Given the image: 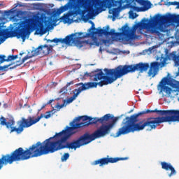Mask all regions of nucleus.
<instances>
[{"label":"nucleus","instance_id":"nucleus-1","mask_svg":"<svg viewBox=\"0 0 179 179\" xmlns=\"http://www.w3.org/2000/svg\"><path fill=\"white\" fill-rule=\"evenodd\" d=\"M120 117L106 114L101 117L80 116L76 117L65 129L45 140L42 148L45 155L62 149L76 150L81 146L110 134Z\"/></svg>","mask_w":179,"mask_h":179},{"label":"nucleus","instance_id":"nucleus-2","mask_svg":"<svg viewBox=\"0 0 179 179\" xmlns=\"http://www.w3.org/2000/svg\"><path fill=\"white\" fill-rule=\"evenodd\" d=\"M171 117H173V109L166 110L147 109L130 117H126L122 123V127L116 133V136L142 131L145 127H148V131H153L162 122H173V120H170Z\"/></svg>","mask_w":179,"mask_h":179},{"label":"nucleus","instance_id":"nucleus-3","mask_svg":"<svg viewBox=\"0 0 179 179\" xmlns=\"http://www.w3.org/2000/svg\"><path fill=\"white\" fill-rule=\"evenodd\" d=\"M44 24L45 27H44ZM50 24V18H47V17L43 15H34L31 18L21 21L15 28V30H5L3 32H0V44H2L8 37L21 38L24 41L27 34H30L31 29L36 28L37 34H45L47 33V28L45 27H49Z\"/></svg>","mask_w":179,"mask_h":179},{"label":"nucleus","instance_id":"nucleus-4","mask_svg":"<svg viewBox=\"0 0 179 179\" xmlns=\"http://www.w3.org/2000/svg\"><path fill=\"white\" fill-rule=\"evenodd\" d=\"M45 155L41 142L38 141L25 150L19 148L13 151L10 154L2 155L0 158V170L7 164H12L14 162H24L33 157H40Z\"/></svg>","mask_w":179,"mask_h":179},{"label":"nucleus","instance_id":"nucleus-5","mask_svg":"<svg viewBox=\"0 0 179 179\" xmlns=\"http://www.w3.org/2000/svg\"><path fill=\"white\" fill-rule=\"evenodd\" d=\"M172 16L173 15L171 14L169 15H155L152 20L144 18L141 22H138L133 25V31H136L138 29L139 30H143L144 29H150L152 27V33H155L157 36H160L162 33H166L164 23L166 22H173V19H171Z\"/></svg>","mask_w":179,"mask_h":179},{"label":"nucleus","instance_id":"nucleus-6","mask_svg":"<svg viewBox=\"0 0 179 179\" xmlns=\"http://www.w3.org/2000/svg\"><path fill=\"white\" fill-rule=\"evenodd\" d=\"M43 117H44V115L41 114L40 116L35 119L34 117L31 116H29L27 119L22 117L18 127H13V125H15V120L13 119H10L8 122H6V118L1 117L0 118V125L2 127L6 125L8 129L10 128V134H12V132H16V134H22V132L24 131V128H29V127H31V125L37 124V122H38V121H40Z\"/></svg>","mask_w":179,"mask_h":179},{"label":"nucleus","instance_id":"nucleus-7","mask_svg":"<svg viewBox=\"0 0 179 179\" xmlns=\"http://www.w3.org/2000/svg\"><path fill=\"white\" fill-rule=\"evenodd\" d=\"M53 48L54 46L52 45H41L31 52H29L27 56L22 58L21 61H17L16 65L13 67H10V69H15V68L20 66V65L24 64L27 59H30V58H33V57H37L38 55H43V57H45L49 55V54L52 52Z\"/></svg>","mask_w":179,"mask_h":179},{"label":"nucleus","instance_id":"nucleus-8","mask_svg":"<svg viewBox=\"0 0 179 179\" xmlns=\"http://www.w3.org/2000/svg\"><path fill=\"white\" fill-rule=\"evenodd\" d=\"M83 32L74 33L66 36L64 38H55L52 40L48 39L47 43H55V44H58V43H60V44H66V45H71V44H74L76 47H78V48H82V47H83V45L86 44V41H81L80 37L76 36H83Z\"/></svg>","mask_w":179,"mask_h":179},{"label":"nucleus","instance_id":"nucleus-9","mask_svg":"<svg viewBox=\"0 0 179 179\" xmlns=\"http://www.w3.org/2000/svg\"><path fill=\"white\" fill-rule=\"evenodd\" d=\"M101 80L99 83L95 82H88V83H79L76 84V86H80L78 87V89H75L74 92H76V93H74V94L71 96L70 98L67 99L66 102L69 104L73 101V100L76 99V97L82 93V92L85 90H89V89H94L97 87V86H100V87H103V86L107 85V83L106 82L105 79L98 80Z\"/></svg>","mask_w":179,"mask_h":179},{"label":"nucleus","instance_id":"nucleus-10","mask_svg":"<svg viewBox=\"0 0 179 179\" xmlns=\"http://www.w3.org/2000/svg\"><path fill=\"white\" fill-rule=\"evenodd\" d=\"M113 1L114 0H96L92 5H91L87 1L83 0L80 2V5L81 8H83L84 10L87 12V15H89L90 17H93L96 13V10H99L101 8H103L104 3L112 6Z\"/></svg>","mask_w":179,"mask_h":179},{"label":"nucleus","instance_id":"nucleus-11","mask_svg":"<svg viewBox=\"0 0 179 179\" xmlns=\"http://www.w3.org/2000/svg\"><path fill=\"white\" fill-rule=\"evenodd\" d=\"M67 14H64L62 17V20L64 23H68L69 22V16H73L76 12H78V9H79V6L78 4L74 3L73 2L69 1L64 6H61L56 11L57 15H61V13H64V12H66V10H69Z\"/></svg>","mask_w":179,"mask_h":179},{"label":"nucleus","instance_id":"nucleus-12","mask_svg":"<svg viewBox=\"0 0 179 179\" xmlns=\"http://www.w3.org/2000/svg\"><path fill=\"white\" fill-rule=\"evenodd\" d=\"M110 27H106V36H124V38H122V41H125L126 43H128L129 40H134V34L132 33L134 32V29H130L128 26H124L122 27V33L115 32V29H110Z\"/></svg>","mask_w":179,"mask_h":179},{"label":"nucleus","instance_id":"nucleus-13","mask_svg":"<svg viewBox=\"0 0 179 179\" xmlns=\"http://www.w3.org/2000/svg\"><path fill=\"white\" fill-rule=\"evenodd\" d=\"M166 85H169L171 87H177L174 80H170L167 77L164 78L159 83V87H161V92H164L166 94H171L172 90L170 87L166 86Z\"/></svg>","mask_w":179,"mask_h":179},{"label":"nucleus","instance_id":"nucleus-14","mask_svg":"<svg viewBox=\"0 0 179 179\" xmlns=\"http://www.w3.org/2000/svg\"><path fill=\"white\" fill-rule=\"evenodd\" d=\"M127 159V157H103L92 162V166H97V164H99V167H101L103 166H106V164H108V163H117V162H120V160Z\"/></svg>","mask_w":179,"mask_h":179},{"label":"nucleus","instance_id":"nucleus-15","mask_svg":"<svg viewBox=\"0 0 179 179\" xmlns=\"http://www.w3.org/2000/svg\"><path fill=\"white\" fill-rule=\"evenodd\" d=\"M90 23H91L92 27L91 28L88 30L89 33H86L85 34L83 35V36H77V35L76 36V37H80V40L82 38H87V37H91V36H94L95 34H99L100 36H107V29H97L96 31H93L92 30H96V27H94V22H93L92 21H90Z\"/></svg>","mask_w":179,"mask_h":179},{"label":"nucleus","instance_id":"nucleus-16","mask_svg":"<svg viewBox=\"0 0 179 179\" xmlns=\"http://www.w3.org/2000/svg\"><path fill=\"white\" fill-rule=\"evenodd\" d=\"M161 166L163 170H166V171H169V170L171 171V173L168 175L169 177H173V176H176V174H177V171H176V169L173 167L171 164L162 162H161Z\"/></svg>","mask_w":179,"mask_h":179},{"label":"nucleus","instance_id":"nucleus-17","mask_svg":"<svg viewBox=\"0 0 179 179\" xmlns=\"http://www.w3.org/2000/svg\"><path fill=\"white\" fill-rule=\"evenodd\" d=\"M17 55H9L8 56L7 59H5L6 58V56L5 55H0V64H3V62H9L10 61H15V59H16L17 58Z\"/></svg>","mask_w":179,"mask_h":179},{"label":"nucleus","instance_id":"nucleus-18","mask_svg":"<svg viewBox=\"0 0 179 179\" xmlns=\"http://www.w3.org/2000/svg\"><path fill=\"white\" fill-rule=\"evenodd\" d=\"M172 122H179V110L173 109L172 117H169Z\"/></svg>","mask_w":179,"mask_h":179},{"label":"nucleus","instance_id":"nucleus-19","mask_svg":"<svg viewBox=\"0 0 179 179\" xmlns=\"http://www.w3.org/2000/svg\"><path fill=\"white\" fill-rule=\"evenodd\" d=\"M109 13L113 15L115 17L118 16V13H120V9L118 8H115L109 10Z\"/></svg>","mask_w":179,"mask_h":179},{"label":"nucleus","instance_id":"nucleus-20","mask_svg":"<svg viewBox=\"0 0 179 179\" xmlns=\"http://www.w3.org/2000/svg\"><path fill=\"white\" fill-rule=\"evenodd\" d=\"M171 19H172V22H176V23H179V15H172L171 17Z\"/></svg>","mask_w":179,"mask_h":179},{"label":"nucleus","instance_id":"nucleus-21","mask_svg":"<svg viewBox=\"0 0 179 179\" xmlns=\"http://www.w3.org/2000/svg\"><path fill=\"white\" fill-rule=\"evenodd\" d=\"M69 159V153L66 152V153H64L63 155V156H62V162H66L67 159Z\"/></svg>","mask_w":179,"mask_h":179},{"label":"nucleus","instance_id":"nucleus-22","mask_svg":"<svg viewBox=\"0 0 179 179\" xmlns=\"http://www.w3.org/2000/svg\"><path fill=\"white\" fill-rule=\"evenodd\" d=\"M141 5L143 6H148V5H150V1H146V0H142L141 1Z\"/></svg>","mask_w":179,"mask_h":179},{"label":"nucleus","instance_id":"nucleus-23","mask_svg":"<svg viewBox=\"0 0 179 179\" xmlns=\"http://www.w3.org/2000/svg\"><path fill=\"white\" fill-rule=\"evenodd\" d=\"M12 64L4 65V66H0V71H5V69H7L9 66H10Z\"/></svg>","mask_w":179,"mask_h":179},{"label":"nucleus","instance_id":"nucleus-24","mask_svg":"<svg viewBox=\"0 0 179 179\" xmlns=\"http://www.w3.org/2000/svg\"><path fill=\"white\" fill-rule=\"evenodd\" d=\"M51 117V112L48 111L46 112V115H44V118H45L46 120H48V118Z\"/></svg>","mask_w":179,"mask_h":179},{"label":"nucleus","instance_id":"nucleus-25","mask_svg":"<svg viewBox=\"0 0 179 179\" xmlns=\"http://www.w3.org/2000/svg\"><path fill=\"white\" fill-rule=\"evenodd\" d=\"M55 108H58L59 110H61V108H62V107H64V104L62 105H59L58 103L57 105H55Z\"/></svg>","mask_w":179,"mask_h":179},{"label":"nucleus","instance_id":"nucleus-26","mask_svg":"<svg viewBox=\"0 0 179 179\" xmlns=\"http://www.w3.org/2000/svg\"><path fill=\"white\" fill-rule=\"evenodd\" d=\"M129 8H130L131 9H133V10H136V9H138V7H137V6H132V5H130V6H129Z\"/></svg>","mask_w":179,"mask_h":179},{"label":"nucleus","instance_id":"nucleus-27","mask_svg":"<svg viewBox=\"0 0 179 179\" xmlns=\"http://www.w3.org/2000/svg\"><path fill=\"white\" fill-rule=\"evenodd\" d=\"M84 76H87V77L92 76V73H85L84 74Z\"/></svg>","mask_w":179,"mask_h":179},{"label":"nucleus","instance_id":"nucleus-28","mask_svg":"<svg viewBox=\"0 0 179 179\" xmlns=\"http://www.w3.org/2000/svg\"><path fill=\"white\" fill-rule=\"evenodd\" d=\"M171 5H178V2L177 1L171 2Z\"/></svg>","mask_w":179,"mask_h":179},{"label":"nucleus","instance_id":"nucleus-29","mask_svg":"<svg viewBox=\"0 0 179 179\" xmlns=\"http://www.w3.org/2000/svg\"><path fill=\"white\" fill-rule=\"evenodd\" d=\"M45 106H47L46 104H44L42 106V107L41 108V109L39 110V111H41V110H43V108H45Z\"/></svg>","mask_w":179,"mask_h":179},{"label":"nucleus","instance_id":"nucleus-30","mask_svg":"<svg viewBox=\"0 0 179 179\" xmlns=\"http://www.w3.org/2000/svg\"><path fill=\"white\" fill-rule=\"evenodd\" d=\"M70 85H73V82L71 81L70 83H67V86H70Z\"/></svg>","mask_w":179,"mask_h":179},{"label":"nucleus","instance_id":"nucleus-31","mask_svg":"<svg viewBox=\"0 0 179 179\" xmlns=\"http://www.w3.org/2000/svg\"><path fill=\"white\" fill-rule=\"evenodd\" d=\"M95 45H96V47H99L100 45V43L99 42H95Z\"/></svg>","mask_w":179,"mask_h":179},{"label":"nucleus","instance_id":"nucleus-32","mask_svg":"<svg viewBox=\"0 0 179 179\" xmlns=\"http://www.w3.org/2000/svg\"><path fill=\"white\" fill-rule=\"evenodd\" d=\"M52 101H54V99L50 100L47 104H51V103H52Z\"/></svg>","mask_w":179,"mask_h":179},{"label":"nucleus","instance_id":"nucleus-33","mask_svg":"<svg viewBox=\"0 0 179 179\" xmlns=\"http://www.w3.org/2000/svg\"><path fill=\"white\" fill-rule=\"evenodd\" d=\"M84 22H87V18L86 19L84 18Z\"/></svg>","mask_w":179,"mask_h":179},{"label":"nucleus","instance_id":"nucleus-34","mask_svg":"<svg viewBox=\"0 0 179 179\" xmlns=\"http://www.w3.org/2000/svg\"><path fill=\"white\" fill-rule=\"evenodd\" d=\"M122 1V0H120V1H118V3H121Z\"/></svg>","mask_w":179,"mask_h":179},{"label":"nucleus","instance_id":"nucleus-35","mask_svg":"<svg viewBox=\"0 0 179 179\" xmlns=\"http://www.w3.org/2000/svg\"><path fill=\"white\" fill-rule=\"evenodd\" d=\"M135 17H136V16L133 17V19H135Z\"/></svg>","mask_w":179,"mask_h":179},{"label":"nucleus","instance_id":"nucleus-36","mask_svg":"<svg viewBox=\"0 0 179 179\" xmlns=\"http://www.w3.org/2000/svg\"><path fill=\"white\" fill-rule=\"evenodd\" d=\"M0 106H1V102H0Z\"/></svg>","mask_w":179,"mask_h":179}]
</instances>
